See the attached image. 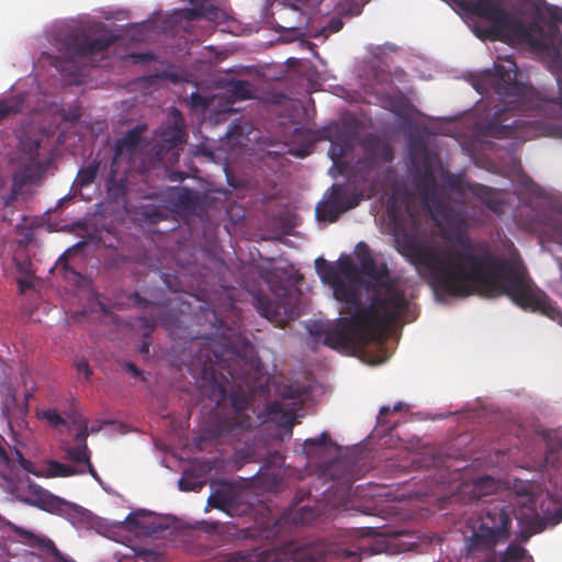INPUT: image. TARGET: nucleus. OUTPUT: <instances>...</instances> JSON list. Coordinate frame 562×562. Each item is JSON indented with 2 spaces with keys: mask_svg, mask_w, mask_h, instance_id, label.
I'll list each match as a JSON object with an SVG mask.
<instances>
[{
  "mask_svg": "<svg viewBox=\"0 0 562 562\" xmlns=\"http://www.w3.org/2000/svg\"><path fill=\"white\" fill-rule=\"evenodd\" d=\"M240 560L238 562H273L276 554L269 551L259 552H238Z\"/></svg>",
  "mask_w": 562,
  "mask_h": 562,
  "instance_id": "31",
  "label": "nucleus"
},
{
  "mask_svg": "<svg viewBox=\"0 0 562 562\" xmlns=\"http://www.w3.org/2000/svg\"><path fill=\"white\" fill-rule=\"evenodd\" d=\"M124 369L135 378L143 375V371L139 370L133 362H126L124 364Z\"/></svg>",
  "mask_w": 562,
  "mask_h": 562,
  "instance_id": "48",
  "label": "nucleus"
},
{
  "mask_svg": "<svg viewBox=\"0 0 562 562\" xmlns=\"http://www.w3.org/2000/svg\"><path fill=\"white\" fill-rule=\"evenodd\" d=\"M315 518V512L310 507H302L295 520L301 524H307Z\"/></svg>",
  "mask_w": 562,
  "mask_h": 562,
  "instance_id": "39",
  "label": "nucleus"
},
{
  "mask_svg": "<svg viewBox=\"0 0 562 562\" xmlns=\"http://www.w3.org/2000/svg\"><path fill=\"white\" fill-rule=\"evenodd\" d=\"M148 350H149V346H148V344L143 342V346H142V348H140V352H142V353H147V352H148Z\"/></svg>",
  "mask_w": 562,
  "mask_h": 562,
  "instance_id": "63",
  "label": "nucleus"
},
{
  "mask_svg": "<svg viewBox=\"0 0 562 562\" xmlns=\"http://www.w3.org/2000/svg\"><path fill=\"white\" fill-rule=\"evenodd\" d=\"M529 490H530L529 486L524 487V495L528 496V502L531 503L532 505H535V502H533L532 497L530 496Z\"/></svg>",
  "mask_w": 562,
  "mask_h": 562,
  "instance_id": "59",
  "label": "nucleus"
},
{
  "mask_svg": "<svg viewBox=\"0 0 562 562\" xmlns=\"http://www.w3.org/2000/svg\"><path fill=\"white\" fill-rule=\"evenodd\" d=\"M356 256L360 263V273L370 279L367 289L372 288L393 305L403 312L407 307V300L404 291L400 289L396 280L390 276L385 263L378 265L369 246L361 241L356 247Z\"/></svg>",
  "mask_w": 562,
  "mask_h": 562,
  "instance_id": "6",
  "label": "nucleus"
},
{
  "mask_svg": "<svg viewBox=\"0 0 562 562\" xmlns=\"http://www.w3.org/2000/svg\"><path fill=\"white\" fill-rule=\"evenodd\" d=\"M333 554L321 548L310 549L301 562H331Z\"/></svg>",
  "mask_w": 562,
  "mask_h": 562,
  "instance_id": "33",
  "label": "nucleus"
},
{
  "mask_svg": "<svg viewBox=\"0 0 562 562\" xmlns=\"http://www.w3.org/2000/svg\"><path fill=\"white\" fill-rule=\"evenodd\" d=\"M254 306L257 312L269 322L280 325L282 322L280 314V306L277 302L271 300L268 295L256 294L254 296Z\"/></svg>",
  "mask_w": 562,
  "mask_h": 562,
  "instance_id": "18",
  "label": "nucleus"
},
{
  "mask_svg": "<svg viewBox=\"0 0 562 562\" xmlns=\"http://www.w3.org/2000/svg\"><path fill=\"white\" fill-rule=\"evenodd\" d=\"M144 218H146L151 224H157L164 221L167 217V214L164 210L159 207H148L143 212Z\"/></svg>",
  "mask_w": 562,
  "mask_h": 562,
  "instance_id": "37",
  "label": "nucleus"
},
{
  "mask_svg": "<svg viewBox=\"0 0 562 562\" xmlns=\"http://www.w3.org/2000/svg\"><path fill=\"white\" fill-rule=\"evenodd\" d=\"M87 438H88V429H87V426L83 425L76 434L77 445H87Z\"/></svg>",
  "mask_w": 562,
  "mask_h": 562,
  "instance_id": "47",
  "label": "nucleus"
},
{
  "mask_svg": "<svg viewBox=\"0 0 562 562\" xmlns=\"http://www.w3.org/2000/svg\"><path fill=\"white\" fill-rule=\"evenodd\" d=\"M140 326L146 330L144 334V337H148L149 334L155 329L156 327V319L154 316L151 317H142L140 318Z\"/></svg>",
  "mask_w": 562,
  "mask_h": 562,
  "instance_id": "43",
  "label": "nucleus"
},
{
  "mask_svg": "<svg viewBox=\"0 0 562 562\" xmlns=\"http://www.w3.org/2000/svg\"><path fill=\"white\" fill-rule=\"evenodd\" d=\"M199 9H201L202 19H206L211 22H217L222 19L223 12L220 8L213 4L211 0H202L198 4Z\"/></svg>",
  "mask_w": 562,
  "mask_h": 562,
  "instance_id": "30",
  "label": "nucleus"
},
{
  "mask_svg": "<svg viewBox=\"0 0 562 562\" xmlns=\"http://www.w3.org/2000/svg\"><path fill=\"white\" fill-rule=\"evenodd\" d=\"M158 135L161 150L172 149L186 142L184 120L178 109L171 108L168 114V123L159 128Z\"/></svg>",
  "mask_w": 562,
  "mask_h": 562,
  "instance_id": "14",
  "label": "nucleus"
},
{
  "mask_svg": "<svg viewBox=\"0 0 562 562\" xmlns=\"http://www.w3.org/2000/svg\"><path fill=\"white\" fill-rule=\"evenodd\" d=\"M308 154H310V149H308V148H306V149H300V150H297V151L295 153V155H296V156L302 157V158H303V157H305V156H307Z\"/></svg>",
  "mask_w": 562,
  "mask_h": 562,
  "instance_id": "58",
  "label": "nucleus"
},
{
  "mask_svg": "<svg viewBox=\"0 0 562 562\" xmlns=\"http://www.w3.org/2000/svg\"><path fill=\"white\" fill-rule=\"evenodd\" d=\"M333 325H334V323H333V324H329V325H326L325 327H322V328H319V329H316V325H313V328H311V329H310V333H311V335H312V336H315V337H316V336H322V335H324V337H325V336H326V335H325V330H326L329 326H333Z\"/></svg>",
  "mask_w": 562,
  "mask_h": 562,
  "instance_id": "54",
  "label": "nucleus"
},
{
  "mask_svg": "<svg viewBox=\"0 0 562 562\" xmlns=\"http://www.w3.org/2000/svg\"><path fill=\"white\" fill-rule=\"evenodd\" d=\"M443 182L446 187L454 194H457L460 199H463L469 186L467 187L461 177L447 172L443 176Z\"/></svg>",
  "mask_w": 562,
  "mask_h": 562,
  "instance_id": "29",
  "label": "nucleus"
},
{
  "mask_svg": "<svg viewBox=\"0 0 562 562\" xmlns=\"http://www.w3.org/2000/svg\"><path fill=\"white\" fill-rule=\"evenodd\" d=\"M192 192L189 189H182V192L178 196V201L182 205H188L192 202Z\"/></svg>",
  "mask_w": 562,
  "mask_h": 562,
  "instance_id": "46",
  "label": "nucleus"
},
{
  "mask_svg": "<svg viewBox=\"0 0 562 562\" xmlns=\"http://www.w3.org/2000/svg\"><path fill=\"white\" fill-rule=\"evenodd\" d=\"M117 37L109 31L99 34L91 33L87 29H75L63 41L61 49L65 55L76 61H95L97 57L103 54Z\"/></svg>",
  "mask_w": 562,
  "mask_h": 562,
  "instance_id": "8",
  "label": "nucleus"
},
{
  "mask_svg": "<svg viewBox=\"0 0 562 562\" xmlns=\"http://www.w3.org/2000/svg\"><path fill=\"white\" fill-rule=\"evenodd\" d=\"M142 57H143V59H146V60H151L154 58V56L149 53L144 54Z\"/></svg>",
  "mask_w": 562,
  "mask_h": 562,
  "instance_id": "64",
  "label": "nucleus"
},
{
  "mask_svg": "<svg viewBox=\"0 0 562 562\" xmlns=\"http://www.w3.org/2000/svg\"><path fill=\"white\" fill-rule=\"evenodd\" d=\"M117 165L110 166V173L105 180V189L110 199L119 202L120 200L125 199L127 189L126 182L123 178H117Z\"/></svg>",
  "mask_w": 562,
  "mask_h": 562,
  "instance_id": "20",
  "label": "nucleus"
},
{
  "mask_svg": "<svg viewBox=\"0 0 562 562\" xmlns=\"http://www.w3.org/2000/svg\"><path fill=\"white\" fill-rule=\"evenodd\" d=\"M330 443V437L327 432H322L317 438L306 439L304 441V451L307 456L313 454L317 448H324Z\"/></svg>",
  "mask_w": 562,
  "mask_h": 562,
  "instance_id": "32",
  "label": "nucleus"
},
{
  "mask_svg": "<svg viewBox=\"0 0 562 562\" xmlns=\"http://www.w3.org/2000/svg\"><path fill=\"white\" fill-rule=\"evenodd\" d=\"M147 131L146 124H138L126 132L124 136L116 139L114 144V155L112 157V165L116 166L119 159L124 154H133L136 151L142 142L143 134Z\"/></svg>",
  "mask_w": 562,
  "mask_h": 562,
  "instance_id": "15",
  "label": "nucleus"
},
{
  "mask_svg": "<svg viewBox=\"0 0 562 562\" xmlns=\"http://www.w3.org/2000/svg\"><path fill=\"white\" fill-rule=\"evenodd\" d=\"M52 468L54 470L55 475L59 476H69L75 473V471L69 465H65L59 462H53Z\"/></svg>",
  "mask_w": 562,
  "mask_h": 562,
  "instance_id": "41",
  "label": "nucleus"
},
{
  "mask_svg": "<svg viewBox=\"0 0 562 562\" xmlns=\"http://www.w3.org/2000/svg\"><path fill=\"white\" fill-rule=\"evenodd\" d=\"M21 159H25V168L30 169L40 164V140L32 137L21 138L19 142Z\"/></svg>",
  "mask_w": 562,
  "mask_h": 562,
  "instance_id": "19",
  "label": "nucleus"
},
{
  "mask_svg": "<svg viewBox=\"0 0 562 562\" xmlns=\"http://www.w3.org/2000/svg\"><path fill=\"white\" fill-rule=\"evenodd\" d=\"M356 256L360 263V273L370 279L367 289L372 288L393 305L403 312L407 307V300L404 291L400 289L396 280L390 276L385 263L378 265L369 246L361 241L356 247Z\"/></svg>",
  "mask_w": 562,
  "mask_h": 562,
  "instance_id": "7",
  "label": "nucleus"
},
{
  "mask_svg": "<svg viewBox=\"0 0 562 562\" xmlns=\"http://www.w3.org/2000/svg\"><path fill=\"white\" fill-rule=\"evenodd\" d=\"M469 190L474 196L481 200L490 210L497 212L499 203L495 190L483 184H470Z\"/></svg>",
  "mask_w": 562,
  "mask_h": 562,
  "instance_id": "22",
  "label": "nucleus"
},
{
  "mask_svg": "<svg viewBox=\"0 0 562 562\" xmlns=\"http://www.w3.org/2000/svg\"><path fill=\"white\" fill-rule=\"evenodd\" d=\"M353 468L355 464L347 458L335 460L327 468L330 477L341 483L342 493L346 497L350 496L352 484L358 479L353 473Z\"/></svg>",
  "mask_w": 562,
  "mask_h": 562,
  "instance_id": "16",
  "label": "nucleus"
},
{
  "mask_svg": "<svg viewBox=\"0 0 562 562\" xmlns=\"http://www.w3.org/2000/svg\"><path fill=\"white\" fill-rule=\"evenodd\" d=\"M341 13L351 16L359 15L361 13V7L359 4L349 5L348 8H342Z\"/></svg>",
  "mask_w": 562,
  "mask_h": 562,
  "instance_id": "49",
  "label": "nucleus"
},
{
  "mask_svg": "<svg viewBox=\"0 0 562 562\" xmlns=\"http://www.w3.org/2000/svg\"><path fill=\"white\" fill-rule=\"evenodd\" d=\"M389 109L397 116L406 119L414 112V105L403 94H397L389 99Z\"/></svg>",
  "mask_w": 562,
  "mask_h": 562,
  "instance_id": "25",
  "label": "nucleus"
},
{
  "mask_svg": "<svg viewBox=\"0 0 562 562\" xmlns=\"http://www.w3.org/2000/svg\"><path fill=\"white\" fill-rule=\"evenodd\" d=\"M359 282H346L341 277L330 288L336 300L342 302V316L325 330L323 344L335 350H349L359 342H366L384 334V331L403 314L400 308L386 301L372 288L371 301L364 306L358 290Z\"/></svg>",
  "mask_w": 562,
  "mask_h": 562,
  "instance_id": "3",
  "label": "nucleus"
},
{
  "mask_svg": "<svg viewBox=\"0 0 562 562\" xmlns=\"http://www.w3.org/2000/svg\"><path fill=\"white\" fill-rule=\"evenodd\" d=\"M391 411L390 406H382L380 408V415H385Z\"/></svg>",
  "mask_w": 562,
  "mask_h": 562,
  "instance_id": "62",
  "label": "nucleus"
},
{
  "mask_svg": "<svg viewBox=\"0 0 562 562\" xmlns=\"http://www.w3.org/2000/svg\"><path fill=\"white\" fill-rule=\"evenodd\" d=\"M75 367L77 371L83 373L87 379L92 374L88 361L83 358L76 360Z\"/></svg>",
  "mask_w": 562,
  "mask_h": 562,
  "instance_id": "44",
  "label": "nucleus"
},
{
  "mask_svg": "<svg viewBox=\"0 0 562 562\" xmlns=\"http://www.w3.org/2000/svg\"><path fill=\"white\" fill-rule=\"evenodd\" d=\"M26 502L42 510L66 518L76 517L82 509L79 505L60 498L37 485L30 486V496Z\"/></svg>",
  "mask_w": 562,
  "mask_h": 562,
  "instance_id": "9",
  "label": "nucleus"
},
{
  "mask_svg": "<svg viewBox=\"0 0 562 562\" xmlns=\"http://www.w3.org/2000/svg\"><path fill=\"white\" fill-rule=\"evenodd\" d=\"M494 483L493 479L490 477V476H484L482 479H480L476 483H475V488L476 490H483L487 486H492Z\"/></svg>",
  "mask_w": 562,
  "mask_h": 562,
  "instance_id": "50",
  "label": "nucleus"
},
{
  "mask_svg": "<svg viewBox=\"0 0 562 562\" xmlns=\"http://www.w3.org/2000/svg\"><path fill=\"white\" fill-rule=\"evenodd\" d=\"M229 504L228 494L224 491H216L210 495L207 506L225 510Z\"/></svg>",
  "mask_w": 562,
  "mask_h": 562,
  "instance_id": "35",
  "label": "nucleus"
},
{
  "mask_svg": "<svg viewBox=\"0 0 562 562\" xmlns=\"http://www.w3.org/2000/svg\"><path fill=\"white\" fill-rule=\"evenodd\" d=\"M44 418L48 420V423L53 426L64 425V418L55 411L47 409L44 412Z\"/></svg>",
  "mask_w": 562,
  "mask_h": 562,
  "instance_id": "40",
  "label": "nucleus"
},
{
  "mask_svg": "<svg viewBox=\"0 0 562 562\" xmlns=\"http://www.w3.org/2000/svg\"><path fill=\"white\" fill-rule=\"evenodd\" d=\"M321 138L330 142L328 155L336 167H339L341 159L352 150L355 133L338 125L328 126L322 131Z\"/></svg>",
  "mask_w": 562,
  "mask_h": 562,
  "instance_id": "13",
  "label": "nucleus"
},
{
  "mask_svg": "<svg viewBox=\"0 0 562 562\" xmlns=\"http://www.w3.org/2000/svg\"><path fill=\"white\" fill-rule=\"evenodd\" d=\"M550 18L562 24V11L555 10V11L550 12Z\"/></svg>",
  "mask_w": 562,
  "mask_h": 562,
  "instance_id": "56",
  "label": "nucleus"
},
{
  "mask_svg": "<svg viewBox=\"0 0 562 562\" xmlns=\"http://www.w3.org/2000/svg\"><path fill=\"white\" fill-rule=\"evenodd\" d=\"M191 105L194 109H206L207 108V99L201 95L199 92H192L190 95Z\"/></svg>",
  "mask_w": 562,
  "mask_h": 562,
  "instance_id": "42",
  "label": "nucleus"
},
{
  "mask_svg": "<svg viewBox=\"0 0 562 562\" xmlns=\"http://www.w3.org/2000/svg\"><path fill=\"white\" fill-rule=\"evenodd\" d=\"M512 506L504 503H490L480 513L477 525L468 540L470 551L494 550L510 537Z\"/></svg>",
  "mask_w": 562,
  "mask_h": 562,
  "instance_id": "5",
  "label": "nucleus"
},
{
  "mask_svg": "<svg viewBox=\"0 0 562 562\" xmlns=\"http://www.w3.org/2000/svg\"><path fill=\"white\" fill-rule=\"evenodd\" d=\"M515 108L516 105H513L510 109L496 111L492 119L485 124L484 134L488 137L498 139L517 138L522 136L536 121L520 117L512 121L510 123H505L509 119V112Z\"/></svg>",
  "mask_w": 562,
  "mask_h": 562,
  "instance_id": "10",
  "label": "nucleus"
},
{
  "mask_svg": "<svg viewBox=\"0 0 562 562\" xmlns=\"http://www.w3.org/2000/svg\"><path fill=\"white\" fill-rule=\"evenodd\" d=\"M364 149L368 154L379 157L381 160L389 162L393 159L392 147L380 140L375 136H368L363 142Z\"/></svg>",
  "mask_w": 562,
  "mask_h": 562,
  "instance_id": "21",
  "label": "nucleus"
},
{
  "mask_svg": "<svg viewBox=\"0 0 562 562\" xmlns=\"http://www.w3.org/2000/svg\"><path fill=\"white\" fill-rule=\"evenodd\" d=\"M547 452L543 458L544 467L558 469L562 456V436L557 430H549L543 436Z\"/></svg>",
  "mask_w": 562,
  "mask_h": 562,
  "instance_id": "17",
  "label": "nucleus"
},
{
  "mask_svg": "<svg viewBox=\"0 0 562 562\" xmlns=\"http://www.w3.org/2000/svg\"><path fill=\"white\" fill-rule=\"evenodd\" d=\"M423 154L424 169L414 176V183L440 228L442 243L420 236L416 227H401L394 235L398 252L424 268L440 293L464 297L479 288L487 297L506 295L524 310L544 308L546 295L533 286L519 256L497 257L486 241L465 233L471 217L464 202L451 203L439 192L430 158L425 149Z\"/></svg>",
  "mask_w": 562,
  "mask_h": 562,
  "instance_id": "1",
  "label": "nucleus"
},
{
  "mask_svg": "<svg viewBox=\"0 0 562 562\" xmlns=\"http://www.w3.org/2000/svg\"><path fill=\"white\" fill-rule=\"evenodd\" d=\"M178 484L181 491H192L195 487L194 484L189 483L184 477L180 479Z\"/></svg>",
  "mask_w": 562,
  "mask_h": 562,
  "instance_id": "53",
  "label": "nucleus"
},
{
  "mask_svg": "<svg viewBox=\"0 0 562 562\" xmlns=\"http://www.w3.org/2000/svg\"><path fill=\"white\" fill-rule=\"evenodd\" d=\"M463 10L491 23L488 33L503 42H524L540 46L541 41L532 37V33L542 29L531 23L527 25L515 14L507 12L497 0H460Z\"/></svg>",
  "mask_w": 562,
  "mask_h": 562,
  "instance_id": "4",
  "label": "nucleus"
},
{
  "mask_svg": "<svg viewBox=\"0 0 562 562\" xmlns=\"http://www.w3.org/2000/svg\"><path fill=\"white\" fill-rule=\"evenodd\" d=\"M554 517L557 521H562V506L554 512Z\"/></svg>",
  "mask_w": 562,
  "mask_h": 562,
  "instance_id": "60",
  "label": "nucleus"
},
{
  "mask_svg": "<svg viewBox=\"0 0 562 562\" xmlns=\"http://www.w3.org/2000/svg\"><path fill=\"white\" fill-rule=\"evenodd\" d=\"M57 266H60L63 267V269L66 271V272H70L71 274H77L76 271L71 268L68 267V262H67V255L66 254H63L58 261H57Z\"/></svg>",
  "mask_w": 562,
  "mask_h": 562,
  "instance_id": "51",
  "label": "nucleus"
},
{
  "mask_svg": "<svg viewBox=\"0 0 562 562\" xmlns=\"http://www.w3.org/2000/svg\"><path fill=\"white\" fill-rule=\"evenodd\" d=\"M66 458L77 464H86L89 472L95 476V471L90 462V450L87 445H77L66 449Z\"/></svg>",
  "mask_w": 562,
  "mask_h": 562,
  "instance_id": "23",
  "label": "nucleus"
},
{
  "mask_svg": "<svg viewBox=\"0 0 562 562\" xmlns=\"http://www.w3.org/2000/svg\"><path fill=\"white\" fill-rule=\"evenodd\" d=\"M205 317L215 328L211 335L200 330H190L191 317L167 319L165 326L173 344L171 351L179 364L191 372L200 371L202 379L210 382L211 397L220 409L229 392V416L217 430V435L231 432L235 428L250 429L266 420L279 425L288 437L296 422L295 408L274 401L266 407V418L258 415L255 420L249 414V406L257 391L265 392L267 379L259 359L243 356L231 336L223 331L224 322L214 311H207Z\"/></svg>",
  "mask_w": 562,
  "mask_h": 562,
  "instance_id": "2",
  "label": "nucleus"
},
{
  "mask_svg": "<svg viewBox=\"0 0 562 562\" xmlns=\"http://www.w3.org/2000/svg\"><path fill=\"white\" fill-rule=\"evenodd\" d=\"M303 395L304 391L297 385H288L281 391L283 400L301 401Z\"/></svg>",
  "mask_w": 562,
  "mask_h": 562,
  "instance_id": "38",
  "label": "nucleus"
},
{
  "mask_svg": "<svg viewBox=\"0 0 562 562\" xmlns=\"http://www.w3.org/2000/svg\"><path fill=\"white\" fill-rule=\"evenodd\" d=\"M357 205L358 200L356 196L349 195L341 186L334 184L330 196L317 206L316 212L318 218L334 223L342 213Z\"/></svg>",
  "mask_w": 562,
  "mask_h": 562,
  "instance_id": "12",
  "label": "nucleus"
},
{
  "mask_svg": "<svg viewBox=\"0 0 562 562\" xmlns=\"http://www.w3.org/2000/svg\"><path fill=\"white\" fill-rule=\"evenodd\" d=\"M342 27V20L340 18L334 16L330 19L326 26L314 34V37L318 38L323 36L324 38H327L330 34L339 32Z\"/></svg>",
  "mask_w": 562,
  "mask_h": 562,
  "instance_id": "34",
  "label": "nucleus"
},
{
  "mask_svg": "<svg viewBox=\"0 0 562 562\" xmlns=\"http://www.w3.org/2000/svg\"><path fill=\"white\" fill-rule=\"evenodd\" d=\"M100 168V161L93 160L87 167L80 168L77 173V184L80 188L90 186L97 178Z\"/></svg>",
  "mask_w": 562,
  "mask_h": 562,
  "instance_id": "27",
  "label": "nucleus"
},
{
  "mask_svg": "<svg viewBox=\"0 0 562 562\" xmlns=\"http://www.w3.org/2000/svg\"><path fill=\"white\" fill-rule=\"evenodd\" d=\"M510 67L496 64L494 66V75L497 81L494 85L495 92L505 98H515L509 100V104H517L527 95V88L517 81L516 64L508 60Z\"/></svg>",
  "mask_w": 562,
  "mask_h": 562,
  "instance_id": "11",
  "label": "nucleus"
},
{
  "mask_svg": "<svg viewBox=\"0 0 562 562\" xmlns=\"http://www.w3.org/2000/svg\"><path fill=\"white\" fill-rule=\"evenodd\" d=\"M315 269L322 281L329 286L340 278L337 267L323 257L315 260Z\"/></svg>",
  "mask_w": 562,
  "mask_h": 562,
  "instance_id": "24",
  "label": "nucleus"
},
{
  "mask_svg": "<svg viewBox=\"0 0 562 562\" xmlns=\"http://www.w3.org/2000/svg\"><path fill=\"white\" fill-rule=\"evenodd\" d=\"M16 454H18V461H19L20 465L23 469L29 470L31 462L29 460H26L20 451H16Z\"/></svg>",
  "mask_w": 562,
  "mask_h": 562,
  "instance_id": "55",
  "label": "nucleus"
},
{
  "mask_svg": "<svg viewBox=\"0 0 562 562\" xmlns=\"http://www.w3.org/2000/svg\"><path fill=\"white\" fill-rule=\"evenodd\" d=\"M337 270L339 276H344L349 281L360 282L361 273L360 269L349 257H340L337 262Z\"/></svg>",
  "mask_w": 562,
  "mask_h": 562,
  "instance_id": "26",
  "label": "nucleus"
},
{
  "mask_svg": "<svg viewBox=\"0 0 562 562\" xmlns=\"http://www.w3.org/2000/svg\"><path fill=\"white\" fill-rule=\"evenodd\" d=\"M405 408L404 403L398 402L393 406V412H402Z\"/></svg>",
  "mask_w": 562,
  "mask_h": 562,
  "instance_id": "57",
  "label": "nucleus"
},
{
  "mask_svg": "<svg viewBox=\"0 0 562 562\" xmlns=\"http://www.w3.org/2000/svg\"><path fill=\"white\" fill-rule=\"evenodd\" d=\"M184 18L189 21H194L198 19H202L201 9H199L198 4L193 8L187 9L184 11Z\"/></svg>",
  "mask_w": 562,
  "mask_h": 562,
  "instance_id": "45",
  "label": "nucleus"
},
{
  "mask_svg": "<svg viewBox=\"0 0 562 562\" xmlns=\"http://www.w3.org/2000/svg\"><path fill=\"white\" fill-rule=\"evenodd\" d=\"M131 300L138 306H144L146 307L147 305H149V303L143 299L137 292H135L132 296H131Z\"/></svg>",
  "mask_w": 562,
  "mask_h": 562,
  "instance_id": "52",
  "label": "nucleus"
},
{
  "mask_svg": "<svg viewBox=\"0 0 562 562\" xmlns=\"http://www.w3.org/2000/svg\"><path fill=\"white\" fill-rule=\"evenodd\" d=\"M22 105L19 101L0 100V122L8 117L10 114L21 112Z\"/></svg>",
  "mask_w": 562,
  "mask_h": 562,
  "instance_id": "36",
  "label": "nucleus"
},
{
  "mask_svg": "<svg viewBox=\"0 0 562 562\" xmlns=\"http://www.w3.org/2000/svg\"><path fill=\"white\" fill-rule=\"evenodd\" d=\"M227 91L235 100H248L252 97L250 85L246 80L232 81Z\"/></svg>",
  "mask_w": 562,
  "mask_h": 562,
  "instance_id": "28",
  "label": "nucleus"
},
{
  "mask_svg": "<svg viewBox=\"0 0 562 562\" xmlns=\"http://www.w3.org/2000/svg\"><path fill=\"white\" fill-rule=\"evenodd\" d=\"M530 536H531V532H521L520 539H521V541L526 542V541H528Z\"/></svg>",
  "mask_w": 562,
  "mask_h": 562,
  "instance_id": "61",
  "label": "nucleus"
}]
</instances>
